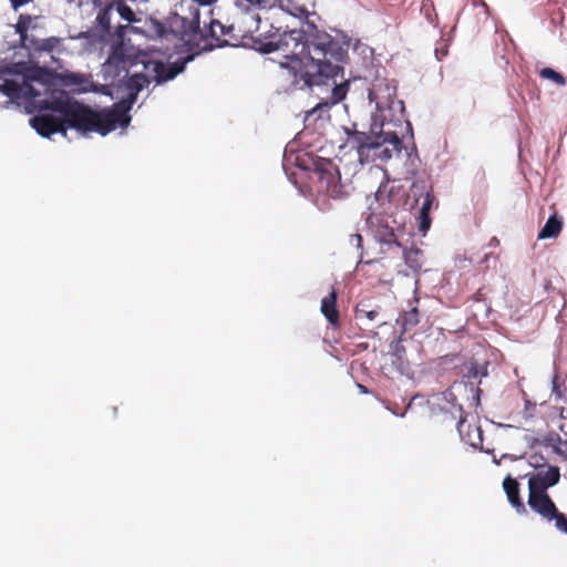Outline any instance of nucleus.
I'll return each mask as SVG.
<instances>
[{
    "label": "nucleus",
    "mask_w": 567,
    "mask_h": 567,
    "mask_svg": "<svg viewBox=\"0 0 567 567\" xmlns=\"http://www.w3.org/2000/svg\"><path fill=\"white\" fill-rule=\"evenodd\" d=\"M305 89L315 85L331 86L326 106L341 102L348 92L343 66L348 58V43H342L313 22L307 21L305 37Z\"/></svg>",
    "instance_id": "1"
},
{
    "label": "nucleus",
    "mask_w": 567,
    "mask_h": 567,
    "mask_svg": "<svg viewBox=\"0 0 567 567\" xmlns=\"http://www.w3.org/2000/svg\"><path fill=\"white\" fill-rule=\"evenodd\" d=\"M141 64L142 71L132 74L126 82L130 90L127 105H132L138 92H141L151 82L157 84L173 80L177 74L184 71V63L165 65L163 61L156 60L147 52H138L134 56L128 53L125 45L120 42L112 47L106 61L102 65V73L106 81L115 84L116 81L128 75V69Z\"/></svg>",
    "instance_id": "2"
},
{
    "label": "nucleus",
    "mask_w": 567,
    "mask_h": 567,
    "mask_svg": "<svg viewBox=\"0 0 567 567\" xmlns=\"http://www.w3.org/2000/svg\"><path fill=\"white\" fill-rule=\"evenodd\" d=\"M240 21L245 25V29L240 30L243 35L257 33L255 44L258 51L262 53L280 51L282 53L285 61L280 62V66L287 70L295 86L305 89L302 73H305L306 29L281 31L280 28H277L274 31H261V19L252 11L243 13Z\"/></svg>",
    "instance_id": "3"
},
{
    "label": "nucleus",
    "mask_w": 567,
    "mask_h": 567,
    "mask_svg": "<svg viewBox=\"0 0 567 567\" xmlns=\"http://www.w3.org/2000/svg\"><path fill=\"white\" fill-rule=\"evenodd\" d=\"M128 111L130 105L125 101L114 104L112 109L102 111H94L76 101L64 120V126L66 130L69 127L74 128L82 134L95 132L105 136L117 126L125 127L128 125L131 121Z\"/></svg>",
    "instance_id": "4"
},
{
    "label": "nucleus",
    "mask_w": 567,
    "mask_h": 567,
    "mask_svg": "<svg viewBox=\"0 0 567 567\" xmlns=\"http://www.w3.org/2000/svg\"><path fill=\"white\" fill-rule=\"evenodd\" d=\"M216 0H183L179 12L171 13L165 22L152 20L151 31L158 38L172 34L183 43L198 44L202 39L199 32V7L209 6Z\"/></svg>",
    "instance_id": "5"
},
{
    "label": "nucleus",
    "mask_w": 567,
    "mask_h": 567,
    "mask_svg": "<svg viewBox=\"0 0 567 567\" xmlns=\"http://www.w3.org/2000/svg\"><path fill=\"white\" fill-rule=\"evenodd\" d=\"M34 69L27 62L0 61V93L11 101L34 99L40 93L32 85Z\"/></svg>",
    "instance_id": "6"
},
{
    "label": "nucleus",
    "mask_w": 567,
    "mask_h": 567,
    "mask_svg": "<svg viewBox=\"0 0 567 567\" xmlns=\"http://www.w3.org/2000/svg\"><path fill=\"white\" fill-rule=\"evenodd\" d=\"M40 17L30 14H20L16 23V32L20 38V47L24 49L29 56H41L59 51L63 39L59 37H49L40 39L32 32L39 28Z\"/></svg>",
    "instance_id": "7"
},
{
    "label": "nucleus",
    "mask_w": 567,
    "mask_h": 567,
    "mask_svg": "<svg viewBox=\"0 0 567 567\" xmlns=\"http://www.w3.org/2000/svg\"><path fill=\"white\" fill-rule=\"evenodd\" d=\"M310 178L316 192L319 194L331 198H340L344 194L343 185L340 182L339 169L329 159L318 162Z\"/></svg>",
    "instance_id": "8"
},
{
    "label": "nucleus",
    "mask_w": 567,
    "mask_h": 567,
    "mask_svg": "<svg viewBox=\"0 0 567 567\" xmlns=\"http://www.w3.org/2000/svg\"><path fill=\"white\" fill-rule=\"evenodd\" d=\"M402 148L403 144L398 134L383 131L378 134H373L361 164L373 163L377 161L388 162L394 155L399 156Z\"/></svg>",
    "instance_id": "9"
},
{
    "label": "nucleus",
    "mask_w": 567,
    "mask_h": 567,
    "mask_svg": "<svg viewBox=\"0 0 567 567\" xmlns=\"http://www.w3.org/2000/svg\"><path fill=\"white\" fill-rule=\"evenodd\" d=\"M199 32L203 35L198 40V44L184 43L189 49L207 50L216 47H224L229 44L233 40L238 39L235 34V24L225 25L216 19H210L208 24L205 23L204 28L199 27Z\"/></svg>",
    "instance_id": "10"
},
{
    "label": "nucleus",
    "mask_w": 567,
    "mask_h": 567,
    "mask_svg": "<svg viewBox=\"0 0 567 567\" xmlns=\"http://www.w3.org/2000/svg\"><path fill=\"white\" fill-rule=\"evenodd\" d=\"M411 195L414 198V204H419L422 199L420 212H419V229L425 234L432 224L430 212L433 207L435 197L431 190L427 189L426 185L422 181L414 182L411 186Z\"/></svg>",
    "instance_id": "11"
},
{
    "label": "nucleus",
    "mask_w": 567,
    "mask_h": 567,
    "mask_svg": "<svg viewBox=\"0 0 567 567\" xmlns=\"http://www.w3.org/2000/svg\"><path fill=\"white\" fill-rule=\"evenodd\" d=\"M528 505L535 513L549 522L556 520L557 516L561 513L558 511L547 492L529 491Z\"/></svg>",
    "instance_id": "12"
},
{
    "label": "nucleus",
    "mask_w": 567,
    "mask_h": 567,
    "mask_svg": "<svg viewBox=\"0 0 567 567\" xmlns=\"http://www.w3.org/2000/svg\"><path fill=\"white\" fill-rule=\"evenodd\" d=\"M30 125L43 137H50L54 133L66 135L64 120L52 114H39L30 118Z\"/></svg>",
    "instance_id": "13"
},
{
    "label": "nucleus",
    "mask_w": 567,
    "mask_h": 567,
    "mask_svg": "<svg viewBox=\"0 0 567 567\" xmlns=\"http://www.w3.org/2000/svg\"><path fill=\"white\" fill-rule=\"evenodd\" d=\"M559 480V467L548 466L546 472H538L529 477L528 489L535 492H546L547 488L556 485Z\"/></svg>",
    "instance_id": "14"
},
{
    "label": "nucleus",
    "mask_w": 567,
    "mask_h": 567,
    "mask_svg": "<svg viewBox=\"0 0 567 567\" xmlns=\"http://www.w3.org/2000/svg\"><path fill=\"white\" fill-rule=\"evenodd\" d=\"M374 237L381 245V252H401V244L393 228L388 225H379L374 231Z\"/></svg>",
    "instance_id": "15"
},
{
    "label": "nucleus",
    "mask_w": 567,
    "mask_h": 567,
    "mask_svg": "<svg viewBox=\"0 0 567 567\" xmlns=\"http://www.w3.org/2000/svg\"><path fill=\"white\" fill-rule=\"evenodd\" d=\"M337 299L338 293L334 288L331 289L328 296H326L321 300V313L324 316V318L328 320V322L331 324L332 328L339 329L340 323V313L337 307Z\"/></svg>",
    "instance_id": "16"
},
{
    "label": "nucleus",
    "mask_w": 567,
    "mask_h": 567,
    "mask_svg": "<svg viewBox=\"0 0 567 567\" xmlns=\"http://www.w3.org/2000/svg\"><path fill=\"white\" fill-rule=\"evenodd\" d=\"M393 256L398 259V262L394 265V269L398 274L402 272V260L413 271H417L422 267L420 249H406L401 246V252H395Z\"/></svg>",
    "instance_id": "17"
},
{
    "label": "nucleus",
    "mask_w": 567,
    "mask_h": 567,
    "mask_svg": "<svg viewBox=\"0 0 567 567\" xmlns=\"http://www.w3.org/2000/svg\"><path fill=\"white\" fill-rule=\"evenodd\" d=\"M503 487L511 505L518 514H525L526 507L519 497V483L515 478L507 476L503 482Z\"/></svg>",
    "instance_id": "18"
},
{
    "label": "nucleus",
    "mask_w": 567,
    "mask_h": 567,
    "mask_svg": "<svg viewBox=\"0 0 567 567\" xmlns=\"http://www.w3.org/2000/svg\"><path fill=\"white\" fill-rule=\"evenodd\" d=\"M347 145H349L351 148H354L358 153V158L361 162L363 158V155L368 148V145L373 136V134H367L363 132H359L357 130H348L347 128Z\"/></svg>",
    "instance_id": "19"
},
{
    "label": "nucleus",
    "mask_w": 567,
    "mask_h": 567,
    "mask_svg": "<svg viewBox=\"0 0 567 567\" xmlns=\"http://www.w3.org/2000/svg\"><path fill=\"white\" fill-rule=\"evenodd\" d=\"M74 102L76 101L61 93L59 96L53 97L51 101H45L43 109L56 112L61 114V120H65L69 115V112L73 107Z\"/></svg>",
    "instance_id": "20"
},
{
    "label": "nucleus",
    "mask_w": 567,
    "mask_h": 567,
    "mask_svg": "<svg viewBox=\"0 0 567 567\" xmlns=\"http://www.w3.org/2000/svg\"><path fill=\"white\" fill-rule=\"evenodd\" d=\"M380 317V307L371 300H361L355 307V319L363 322H375Z\"/></svg>",
    "instance_id": "21"
},
{
    "label": "nucleus",
    "mask_w": 567,
    "mask_h": 567,
    "mask_svg": "<svg viewBox=\"0 0 567 567\" xmlns=\"http://www.w3.org/2000/svg\"><path fill=\"white\" fill-rule=\"evenodd\" d=\"M561 229L563 219L557 215V213H554L551 216H549L545 226L540 229L538 239L556 238L561 233Z\"/></svg>",
    "instance_id": "22"
},
{
    "label": "nucleus",
    "mask_w": 567,
    "mask_h": 567,
    "mask_svg": "<svg viewBox=\"0 0 567 567\" xmlns=\"http://www.w3.org/2000/svg\"><path fill=\"white\" fill-rule=\"evenodd\" d=\"M111 8H113L120 14V17L128 23L140 21L135 12L124 0H112Z\"/></svg>",
    "instance_id": "23"
},
{
    "label": "nucleus",
    "mask_w": 567,
    "mask_h": 567,
    "mask_svg": "<svg viewBox=\"0 0 567 567\" xmlns=\"http://www.w3.org/2000/svg\"><path fill=\"white\" fill-rule=\"evenodd\" d=\"M112 10H114L113 8H111V2L102 10H100L97 17H96V22L97 24L101 27V29L104 31V32H110L111 30V12Z\"/></svg>",
    "instance_id": "24"
},
{
    "label": "nucleus",
    "mask_w": 567,
    "mask_h": 567,
    "mask_svg": "<svg viewBox=\"0 0 567 567\" xmlns=\"http://www.w3.org/2000/svg\"><path fill=\"white\" fill-rule=\"evenodd\" d=\"M421 12L424 14L425 19L432 23L437 24V13L435 11V6L433 0H422L421 2Z\"/></svg>",
    "instance_id": "25"
},
{
    "label": "nucleus",
    "mask_w": 567,
    "mask_h": 567,
    "mask_svg": "<svg viewBox=\"0 0 567 567\" xmlns=\"http://www.w3.org/2000/svg\"><path fill=\"white\" fill-rule=\"evenodd\" d=\"M420 322V313L417 308H412L411 310L406 311L402 318V324L404 329H410L412 327H415Z\"/></svg>",
    "instance_id": "26"
},
{
    "label": "nucleus",
    "mask_w": 567,
    "mask_h": 567,
    "mask_svg": "<svg viewBox=\"0 0 567 567\" xmlns=\"http://www.w3.org/2000/svg\"><path fill=\"white\" fill-rule=\"evenodd\" d=\"M539 75L544 79L554 81L558 85H564L566 83V79L564 78V75L556 72L551 68L542 69Z\"/></svg>",
    "instance_id": "27"
},
{
    "label": "nucleus",
    "mask_w": 567,
    "mask_h": 567,
    "mask_svg": "<svg viewBox=\"0 0 567 567\" xmlns=\"http://www.w3.org/2000/svg\"><path fill=\"white\" fill-rule=\"evenodd\" d=\"M555 526L561 533L567 534V516L564 513H560L555 520Z\"/></svg>",
    "instance_id": "28"
},
{
    "label": "nucleus",
    "mask_w": 567,
    "mask_h": 567,
    "mask_svg": "<svg viewBox=\"0 0 567 567\" xmlns=\"http://www.w3.org/2000/svg\"><path fill=\"white\" fill-rule=\"evenodd\" d=\"M446 54H447L446 44L441 43V48L440 47L435 48V55H436L437 60H442L444 56H446Z\"/></svg>",
    "instance_id": "29"
},
{
    "label": "nucleus",
    "mask_w": 567,
    "mask_h": 567,
    "mask_svg": "<svg viewBox=\"0 0 567 567\" xmlns=\"http://www.w3.org/2000/svg\"><path fill=\"white\" fill-rule=\"evenodd\" d=\"M385 257H382L378 260H369V261H365V262H362L360 261L359 262V266H378V265H381L382 267H385L386 265L384 264L385 261Z\"/></svg>",
    "instance_id": "30"
},
{
    "label": "nucleus",
    "mask_w": 567,
    "mask_h": 567,
    "mask_svg": "<svg viewBox=\"0 0 567 567\" xmlns=\"http://www.w3.org/2000/svg\"><path fill=\"white\" fill-rule=\"evenodd\" d=\"M31 1H32V0H10V2H11V4H12V7H13L14 9H18V8H20V7L24 6V4H28V3H30Z\"/></svg>",
    "instance_id": "31"
},
{
    "label": "nucleus",
    "mask_w": 567,
    "mask_h": 567,
    "mask_svg": "<svg viewBox=\"0 0 567 567\" xmlns=\"http://www.w3.org/2000/svg\"><path fill=\"white\" fill-rule=\"evenodd\" d=\"M351 243L357 245V247H361L362 245V236L360 234H355L351 236Z\"/></svg>",
    "instance_id": "32"
},
{
    "label": "nucleus",
    "mask_w": 567,
    "mask_h": 567,
    "mask_svg": "<svg viewBox=\"0 0 567 567\" xmlns=\"http://www.w3.org/2000/svg\"><path fill=\"white\" fill-rule=\"evenodd\" d=\"M473 4L474 6H480L482 7V9L487 12L488 11V7L487 4L483 1V0H473Z\"/></svg>",
    "instance_id": "33"
},
{
    "label": "nucleus",
    "mask_w": 567,
    "mask_h": 567,
    "mask_svg": "<svg viewBox=\"0 0 567 567\" xmlns=\"http://www.w3.org/2000/svg\"><path fill=\"white\" fill-rule=\"evenodd\" d=\"M530 465H533L534 467H538L539 466V460H538V456L536 454L534 455H530V461H529Z\"/></svg>",
    "instance_id": "34"
},
{
    "label": "nucleus",
    "mask_w": 567,
    "mask_h": 567,
    "mask_svg": "<svg viewBox=\"0 0 567 567\" xmlns=\"http://www.w3.org/2000/svg\"><path fill=\"white\" fill-rule=\"evenodd\" d=\"M499 244L498 239L496 237H493L491 239L489 246H497Z\"/></svg>",
    "instance_id": "35"
},
{
    "label": "nucleus",
    "mask_w": 567,
    "mask_h": 567,
    "mask_svg": "<svg viewBox=\"0 0 567 567\" xmlns=\"http://www.w3.org/2000/svg\"><path fill=\"white\" fill-rule=\"evenodd\" d=\"M358 386H359V389H360V391H361L362 393H368V390H367V388H365L364 385H362V384H358Z\"/></svg>",
    "instance_id": "36"
},
{
    "label": "nucleus",
    "mask_w": 567,
    "mask_h": 567,
    "mask_svg": "<svg viewBox=\"0 0 567 567\" xmlns=\"http://www.w3.org/2000/svg\"><path fill=\"white\" fill-rule=\"evenodd\" d=\"M186 62H188V59H185V61H183V62H175V63H169V64L164 63V64H165V65H167V66H169V65H173V64H181V63H184V64H185Z\"/></svg>",
    "instance_id": "37"
},
{
    "label": "nucleus",
    "mask_w": 567,
    "mask_h": 567,
    "mask_svg": "<svg viewBox=\"0 0 567 567\" xmlns=\"http://www.w3.org/2000/svg\"><path fill=\"white\" fill-rule=\"evenodd\" d=\"M381 194H382V192L379 189V190L377 192V198H378V199H379V196H380Z\"/></svg>",
    "instance_id": "38"
},
{
    "label": "nucleus",
    "mask_w": 567,
    "mask_h": 567,
    "mask_svg": "<svg viewBox=\"0 0 567 567\" xmlns=\"http://www.w3.org/2000/svg\"><path fill=\"white\" fill-rule=\"evenodd\" d=\"M384 323H385V321H381V322H379L375 327H380V326H382V324H384Z\"/></svg>",
    "instance_id": "39"
}]
</instances>
